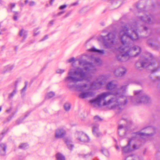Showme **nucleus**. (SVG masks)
<instances>
[{"mask_svg": "<svg viewBox=\"0 0 160 160\" xmlns=\"http://www.w3.org/2000/svg\"><path fill=\"white\" fill-rule=\"evenodd\" d=\"M137 30V25L135 23L131 26L128 24L122 27L119 34L123 45L118 49L120 53L117 56L118 61H126L130 57H136L141 52V49L138 46H134L131 48L129 46H127L128 43L126 42V41L128 39L135 41L139 38Z\"/></svg>", "mask_w": 160, "mask_h": 160, "instance_id": "f257e3e1", "label": "nucleus"}, {"mask_svg": "<svg viewBox=\"0 0 160 160\" xmlns=\"http://www.w3.org/2000/svg\"><path fill=\"white\" fill-rule=\"evenodd\" d=\"M110 95H113L114 96L119 95V93L115 92H105L101 93L98 95L97 97L94 99L90 101V102L91 103L97 105L98 106H101V102L102 101H104L103 103V106H106L112 104L110 109H111L120 110L122 109V107L125 105L127 103V100H124V102H119V99L116 98H111L108 101L105 100L106 98Z\"/></svg>", "mask_w": 160, "mask_h": 160, "instance_id": "f03ea898", "label": "nucleus"}, {"mask_svg": "<svg viewBox=\"0 0 160 160\" xmlns=\"http://www.w3.org/2000/svg\"><path fill=\"white\" fill-rule=\"evenodd\" d=\"M145 130V131H154L155 128L152 127H147L143 128L141 131L133 133L132 134V137L128 141L127 145L122 148L123 153H128L134 151L138 149L140 146L136 144H134L131 147L130 146L131 143L132 141L136 139H140L141 142H144L147 140L150 136L153 134L152 133L147 134L142 132V131Z\"/></svg>", "mask_w": 160, "mask_h": 160, "instance_id": "7ed1b4c3", "label": "nucleus"}, {"mask_svg": "<svg viewBox=\"0 0 160 160\" xmlns=\"http://www.w3.org/2000/svg\"><path fill=\"white\" fill-rule=\"evenodd\" d=\"M83 80L89 81L90 79L87 76L82 68L77 67L75 68H70L67 76L64 79V81L67 83H76Z\"/></svg>", "mask_w": 160, "mask_h": 160, "instance_id": "20e7f679", "label": "nucleus"}, {"mask_svg": "<svg viewBox=\"0 0 160 160\" xmlns=\"http://www.w3.org/2000/svg\"><path fill=\"white\" fill-rule=\"evenodd\" d=\"M126 88V86H123L120 89L118 88L116 85L114 84L112 81L109 82L107 85V89L111 90L109 92L119 93V95L114 96L115 97V98L119 99V102H123L122 99L125 96L124 94Z\"/></svg>", "mask_w": 160, "mask_h": 160, "instance_id": "39448f33", "label": "nucleus"}, {"mask_svg": "<svg viewBox=\"0 0 160 160\" xmlns=\"http://www.w3.org/2000/svg\"><path fill=\"white\" fill-rule=\"evenodd\" d=\"M134 95L136 96V98L131 97V99L132 102L135 105L140 103H147L150 100L149 98L141 91H135Z\"/></svg>", "mask_w": 160, "mask_h": 160, "instance_id": "423d86ee", "label": "nucleus"}, {"mask_svg": "<svg viewBox=\"0 0 160 160\" xmlns=\"http://www.w3.org/2000/svg\"><path fill=\"white\" fill-rule=\"evenodd\" d=\"M102 38L104 41L108 40L110 42H105L104 45L107 48H110L113 47V45L115 44V34L114 32H111L108 33L106 36H102Z\"/></svg>", "mask_w": 160, "mask_h": 160, "instance_id": "0eeeda50", "label": "nucleus"}, {"mask_svg": "<svg viewBox=\"0 0 160 160\" xmlns=\"http://www.w3.org/2000/svg\"><path fill=\"white\" fill-rule=\"evenodd\" d=\"M79 64L81 66H84V69L91 72H93L96 70L95 68L92 63L87 62L85 60H79Z\"/></svg>", "mask_w": 160, "mask_h": 160, "instance_id": "6e6552de", "label": "nucleus"}, {"mask_svg": "<svg viewBox=\"0 0 160 160\" xmlns=\"http://www.w3.org/2000/svg\"><path fill=\"white\" fill-rule=\"evenodd\" d=\"M103 77L102 76L98 78L97 80L98 82H93L90 85V88L92 89H97L100 88L101 86L104 84L105 80L103 79Z\"/></svg>", "mask_w": 160, "mask_h": 160, "instance_id": "1a4fd4ad", "label": "nucleus"}, {"mask_svg": "<svg viewBox=\"0 0 160 160\" xmlns=\"http://www.w3.org/2000/svg\"><path fill=\"white\" fill-rule=\"evenodd\" d=\"M82 137V138H79V142H88L89 141V138L85 134L81 131H77L75 134V138H78V137Z\"/></svg>", "mask_w": 160, "mask_h": 160, "instance_id": "9d476101", "label": "nucleus"}, {"mask_svg": "<svg viewBox=\"0 0 160 160\" xmlns=\"http://www.w3.org/2000/svg\"><path fill=\"white\" fill-rule=\"evenodd\" d=\"M140 21L145 23L151 24L154 22V19L151 14L146 15L144 17L141 16L139 18Z\"/></svg>", "mask_w": 160, "mask_h": 160, "instance_id": "9b49d317", "label": "nucleus"}, {"mask_svg": "<svg viewBox=\"0 0 160 160\" xmlns=\"http://www.w3.org/2000/svg\"><path fill=\"white\" fill-rule=\"evenodd\" d=\"M150 57L149 58L146 59L144 61L140 63L141 67L147 68L152 66L154 64L152 56L151 54L150 55Z\"/></svg>", "mask_w": 160, "mask_h": 160, "instance_id": "f8f14e48", "label": "nucleus"}, {"mask_svg": "<svg viewBox=\"0 0 160 160\" xmlns=\"http://www.w3.org/2000/svg\"><path fill=\"white\" fill-rule=\"evenodd\" d=\"M66 131L63 128H58L56 131L55 137L56 138H61L64 137Z\"/></svg>", "mask_w": 160, "mask_h": 160, "instance_id": "ddd939ff", "label": "nucleus"}, {"mask_svg": "<svg viewBox=\"0 0 160 160\" xmlns=\"http://www.w3.org/2000/svg\"><path fill=\"white\" fill-rule=\"evenodd\" d=\"M126 69L125 68L122 67L116 70L114 72V73L117 76H121L126 73Z\"/></svg>", "mask_w": 160, "mask_h": 160, "instance_id": "4468645a", "label": "nucleus"}, {"mask_svg": "<svg viewBox=\"0 0 160 160\" xmlns=\"http://www.w3.org/2000/svg\"><path fill=\"white\" fill-rule=\"evenodd\" d=\"M95 94V93L92 91L82 92L79 94V97L83 99L89 97H93Z\"/></svg>", "mask_w": 160, "mask_h": 160, "instance_id": "2eb2a0df", "label": "nucleus"}, {"mask_svg": "<svg viewBox=\"0 0 160 160\" xmlns=\"http://www.w3.org/2000/svg\"><path fill=\"white\" fill-rule=\"evenodd\" d=\"M92 130L93 134L96 137L100 136L101 133L99 131V125L98 124H94L92 125Z\"/></svg>", "mask_w": 160, "mask_h": 160, "instance_id": "dca6fc26", "label": "nucleus"}, {"mask_svg": "<svg viewBox=\"0 0 160 160\" xmlns=\"http://www.w3.org/2000/svg\"><path fill=\"white\" fill-rule=\"evenodd\" d=\"M7 146L5 143H1L0 144V154L4 156L6 154Z\"/></svg>", "mask_w": 160, "mask_h": 160, "instance_id": "f3484780", "label": "nucleus"}, {"mask_svg": "<svg viewBox=\"0 0 160 160\" xmlns=\"http://www.w3.org/2000/svg\"><path fill=\"white\" fill-rule=\"evenodd\" d=\"M88 58L92 61H93L95 63H97L98 65H100L102 63V61L100 58H96L93 55H91Z\"/></svg>", "mask_w": 160, "mask_h": 160, "instance_id": "a211bd4d", "label": "nucleus"}, {"mask_svg": "<svg viewBox=\"0 0 160 160\" xmlns=\"http://www.w3.org/2000/svg\"><path fill=\"white\" fill-rule=\"evenodd\" d=\"M65 142L68 148L70 150H72V149L74 148V146L72 144V142L71 140L69 139H66Z\"/></svg>", "mask_w": 160, "mask_h": 160, "instance_id": "6ab92c4d", "label": "nucleus"}, {"mask_svg": "<svg viewBox=\"0 0 160 160\" xmlns=\"http://www.w3.org/2000/svg\"><path fill=\"white\" fill-rule=\"evenodd\" d=\"M125 160H140V159L138 156L134 155L128 156Z\"/></svg>", "mask_w": 160, "mask_h": 160, "instance_id": "aec40b11", "label": "nucleus"}, {"mask_svg": "<svg viewBox=\"0 0 160 160\" xmlns=\"http://www.w3.org/2000/svg\"><path fill=\"white\" fill-rule=\"evenodd\" d=\"M88 51L93 52H97L101 54L104 53V50H99L95 48H92L88 50Z\"/></svg>", "mask_w": 160, "mask_h": 160, "instance_id": "412c9836", "label": "nucleus"}, {"mask_svg": "<svg viewBox=\"0 0 160 160\" xmlns=\"http://www.w3.org/2000/svg\"><path fill=\"white\" fill-rule=\"evenodd\" d=\"M27 34V32L23 29H22L19 31V35L20 36L23 37V41L26 38Z\"/></svg>", "mask_w": 160, "mask_h": 160, "instance_id": "4be33fe9", "label": "nucleus"}, {"mask_svg": "<svg viewBox=\"0 0 160 160\" xmlns=\"http://www.w3.org/2000/svg\"><path fill=\"white\" fill-rule=\"evenodd\" d=\"M88 85L87 84H83L82 85H78L77 86V88L80 91L83 92L84 91V89L87 87Z\"/></svg>", "mask_w": 160, "mask_h": 160, "instance_id": "5701e85b", "label": "nucleus"}, {"mask_svg": "<svg viewBox=\"0 0 160 160\" xmlns=\"http://www.w3.org/2000/svg\"><path fill=\"white\" fill-rule=\"evenodd\" d=\"M112 5L115 7V8H116L119 7L121 5V2H117L116 0H111Z\"/></svg>", "mask_w": 160, "mask_h": 160, "instance_id": "b1692460", "label": "nucleus"}, {"mask_svg": "<svg viewBox=\"0 0 160 160\" xmlns=\"http://www.w3.org/2000/svg\"><path fill=\"white\" fill-rule=\"evenodd\" d=\"M101 152L105 156L108 157L109 156V152L108 150L102 147L101 150Z\"/></svg>", "mask_w": 160, "mask_h": 160, "instance_id": "393cba45", "label": "nucleus"}, {"mask_svg": "<svg viewBox=\"0 0 160 160\" xmlns=\"http://www.w3.org/2000/svg\"><path fill=\"white\" fill-rule=\"evenodd\" d=\"M71 107V105L69 103H66L64 105V109L66 111H68L70 109Z\"/></svg>", "mask_w": 160, "mask_h": 160, "instance_id": "a878e982", "label": "nucleus"}, {"mask_svg": "<svg viewBox=\"0 0 160 160\" xmlns=\"http://www.w3.org/2000/svg\"><path fill=\"white\" fill-rule=\"evenodd\" d=\"M57 160H65V157L62 154L58 153L56 155Z\"/></svg>", "mask_w": 160, "mask_h": 160, "instance_id": "bb28decb", "label": "nucleus"}, {"mask_svg": "<svg viewBox=\"0 0 160 160\" xmlns=\"http://www.w3.org/2000/svg\"><path fill=\"white\" fill-rule=\"evenodd\" d=\"M55 95V93L52 92H50L48 93L45 96V98L46 99H49L52 98Z\"/></svg>", "mask_w": 160, "mask_h": 160, "instance_id": "cd10ccee", "label": "nucleus"}, {"mask_svg": "<svg viewBox=\"0 0 160 160\" xmlns=\"http://www.w3.org/2000/svg\"><path fill=\"white\" fill-rule=\"evenodd\" d=\"M124 128V127L122 125H120L118 126V134L122 136V135L120 133V132L123 131V133L124 134L126 133L125 132V130H122V129Z\"/></svg>", "mask_w": 160, "mask_h": 160, "instance_id": "c85d7f7f", "label": "nucleus"}, {"mask_svg": "<svg viewBox=\"0 0 160 160\" xmlns=\"http://www.w3.org/2000/svg\"><path fill=\"white\" fill-rule=\"evenodd\" d=\"M28 145L27 143H23L21 144L19 146V148L22 149H26L28 148Z\"/></svg>", "mask_w": 160, "mask_h": 160, "instance_id": "c756f323", "label": "nucleus"}, {"mask_svg": "<svg viewBox=\"0 0 160 160\" xmlns=\"http://www.w3.org/2000/svg\"><path fill=\"white\" fill-rule=\"evenodd\" d=\"M17 91V90L16 89H14L13 90L12 92L10 93L9 94V95L8 96V98H12L13 97V96L16 93Z\"/></svg>", "mask_w": 160, "mask_h": 160, "instance_id": "7c9ffc66", "label": "nucleus"}, {"mask_svg": "<svg viewBox=\"0 0 160 160\" xmlns=\"http://www.w3.org/2000/svg\"><path fill=\"white\" fill-rule=\"evenodd\" d=\"M13 68V66L12 65H8L5 67L6 70L7 71L11 70Z\"/></svg>", "mask_w": 160, "mask_h": 160, "instance_id": "2f4dec72", "label": "nucleus"}, {"mask_svg": "<svg viewBox=\"0 0 160 160\" xmlns=\"http://www.w3.org/2000/svg\"><path fill=\"white\" fill-rule=\"evenodd\" d=\"M65 71V69H58L57 70L56 72L57 73L59 74H62L64 73Z\"/></svg>", "mask_w": 160, "mask_h": 160, "instance_id": "473e14b6", "label": "nucleus"}, {"mask_svg": "<svg viewBox=\"0 0 160 160\" xmlns=\"http://www.w3.org/2000/svg\"><path fill=\"white\" fill-rule=\"evenodd\" d=\"M27 86V84L26 82H25V85L24 87L21 90V93L22 95H24V92L26 90V87Z\"/></svg>", "mask_w": 160, "mask_h": 160, "instance_id": "72a5a7b5", "label": "nucleus"}, {"mask_svg": "<svg viewBox=\"0 0 160 160\" xmlns=\"http://www.w3.org/2000/svg\"><path fill=\"white\" fill-rule=\"evenodd\" d=\"M75 61V58L73 57L72 58L67 60V62L70 63Z\"/></svg>", "mask_w": 160, "mask_h": 160, "instance_id": "f704fd0d", "label": "nucleus"}, {"mask_svg": "<svg viewBox=\"0 0 160 160\" xmlns=\"http://www.w3.org/2000/svg\"><path fill=\"white\" fill-rule=\"evenodd\" d=\"M94 119L96 121H101L102 120V119L98 116H95L94 118Z\"/></svg>", "mask_w": 160, "mask_h": 160, "instance_id": "c9c22d12", "label": "nucleus"}, {"mask_svg": "<svg viewBox=\"0 0 160 160\" xmlns=\"http://www.w3.org/2000/svg\"><path fill=\"white\" fill-rule=\"evenodd\" d=\"M38 29L37 28L34 29V36H36L38 35L39 33V32H37Z\"/></svg>", "mask_w": 160, "mask_h": 160, "instance_id": "e433bc0d", "label": "nucleus"}, {"mask_svg": "<svg viewBox=\"0 0 160 160\" xmlns=\"http://www.w3.org/2000/svg\"><path fill=\"white\" fill-rule=\"evenodd\" d=\"M18 12H16L15 13L14 15L13 16V19L15 21H16L18 19L17 16L16 15V14H18Z\"/></svg>", "mask_w": 160, "mask_h": 160, "instance_id": "4c0bfd02", "label": "nucleus"}, {"mask_svg": "<svg viewBox=\"0 0 160 160\" xmlns=\"http://www.w3.org/2000/svg\"><path fill=\"white\" fill-rule=\"evenodd\" d=\"M67 7V5H62L59 8L60 9H62L64 8H65Z\"/></svg>", "mask_w": 160, "mask_h": 160, "instance_id": "58836bf2", "label": "nucleus"}, {"mask_svg": "<svg viewBox=\"0 0 160 160\" xmlns=\"http://www.w3.org/2000/svg\"><path fill=\"white\" fill-rule=\"evenodd\" d=\"M159 69V68H155L153 70H151V73H153L157 72Z\"/></svg>", "mask_w": 160, "mask_h": 160, "instance_id": "ea45409f", "label": "nucleus"}, {"mask_svg": "<svg viewBox=\"0 0 160 160\" xmlns=\"http://www.w3.org/2000/svg\"><path fill=\"white\" fill-rule=\"evenodd\" d=\"M35 4V2L34 1H30L29 3V6H32L34 5Z\"/></svg>", "mask_w": 160, "mask_h": 160, "instance_id": "a19ab883", "label": "nucleus"}, {"mask_svg": "<svg viewBox=\"0 0 160 160\" xmlns=\"http://www.w3.org/2000/svg\"><path fill=\"white\" fill-rule=\"evenodd\" d=\"M5 134V133L3 132L0 134V141H1L2 138L4 136V135Z\"/></svg>", "mask_w": 160, "mask_h": 160, "instance_id": "79ce46f5", "label": "nucleus"}, {"mask_svg": "<svg viewBox=\"0 0 160 160\" xmlns=\"http://www.w3.org/2000/svg\"><path fill=\"white\" fill-rule=\"evenodd\" d=\"M10 8H12L15 7V4L14 3H11L10 4Z\"/></svg>", "mask_w": 160, "mask_h": 160, "instance_id": "37998d69", "label": "nucleus"}, {"mask_svg": "<svg viewBox=\"0 0 160 160\" xmlns=\"http://www.w3.org/2000/svg\"><path fill=\"white\" fill-rule=\"evenodd\" d=\"M48 38V36L47 35H46L42 39H41L40 41H43L47 39Z\"/></svg>", "mask_w": 160, "mask_h": 160, "instance_id": "c03bdc74", "label": "nucleus"}, {"mask_svg": "<svg viewBox=\"0 0 160 160\" xmlns=\"http://www.w3.org/2000/svg\"><path fill=\"white\" fill-rule=\"evenodd\" d=\"M71 12H69L67 13L64 16V18H66L68 17L70 14Z\"/></svg>", "mask_w": 160, "mask_h": 160, "instance_id": "a18cd8bd", "label": "nucleus"}, {"mask_svg": "<svg viewBox=\"0 0 160 160\" xmlns=\"http://www.w3.org/2000/svg\"><path fill=\"white\" fill-rule=\"evenodd\" d=\"M78 4V2H75L73 3H72L71 5V6H76Z\"/></svg>", "mask_w": 160, "mask_h": 160, "instance_id": "49530a36", "label": "nucleus"}, {"mask_svg": "<svg viewBox=\"0 0 160 160\" xmlns=\"http://www.w3.org/2000/svg\"><path fill=\"white\" fill-rule=\"evenodd\" d=\"M125 120L126 121V122H127V124L128 125L131 123V121L130 120Z\"/></svg>", "mask_w": 160, "mask_h": 160, "instance_id": "de8ad7c7", "label": "nucleus"}, {"mask_svg": "<svg viewBox=\"0 0 160 160\" xmlns=\"http://www.w3.org/2000/svg\"><path fill=\"white\" fill-rule=\"evenodd\" d=\"M65 12L64 11H62V12H58V16H60V15H61L63 14V13H64Z\"/></svg>", "mask_w": 160, "mask_h": 160, "instance_id": "09e8293b", "label": "nucleus"}, {"mask_svg": "<svg viewBox=\"0 0 160 160\" xmlns=\"http://www.w3.org/2000/svg\"><path fill=\"white\" fill-rule=\"evenodd\" d=\"M143 28L144 30L147 31V30H148L149 29L147 28L146 27H143Z\"/></svg>", "mask_w": 160, "mask_h": 160, "instance_id": "8fccbe9b", "label": "nucleus"}, {"mask_svg": "<svg viewBox=\"0 0 160 160\" xmlns=\"http://www.w3.org/2000/svg\"><path fill=\"white\" fill-rule=\"evenodd\" d=\"M54 0H50V4L51 5H52L53 3V2H54Z\"/></svg>", "mask_w": 160, "mask_h": 160, "instance_id": "3c124183", "label": "nucleus"}, {"mask_svg": "<svg viewBox=\"0 0 160 160\" xmlns=\"http://www.w3.org/2000/svg\"><path fill=\"white\" fill-rule=\"evenodd\" d=\"M68 87L69 88H72L73 87V85H68Z\"/></svg>", "mask_w": 160, "mask_h": 160, "instance_id": "603ef678", "label": "nucleus"}, {"mask_svg": "<svg viewBox=\"0 0 160 160\" xmlns=\"http://www.w3.org/2000/svg\"><path fill=\"white\" fill-rule=\"evenodd\" d=\"M12 110V108H10L6 110V112H10Z\"/></svg>", "mask_w": 160, "mask_h": 160, "instance_id": "864d4df0", "label": "nucleus"}, {"mask_svg": "<svg viewBox=\"0 0 160 160\" xmlns=\"http://www.w3.org/2000/svg\"><path fill=\"white\" fill-rule=\"evenodd\" d=\"M79 138H82V137H81V136H79V137H78V138H76V139L78 140L79 141Z\"/></svg>", "mask_w": 160, "mask_h": 160, "instance_id": "5fc2aeb1", "label": "nucleus"}, {"mask_svg": "<svg viewBox=\"0 0 160 160\" xmlns=\"http://www.w3.org/2000/svg\"><path fill=\"white\" fill-rule=\"evenodd\" d=\"M139 63H140V62H136V67H137V68H139V67H138L137 66V65H138V64H139Z\"/></svg>", "mask_w": 160, "mask_h": 160, "instance_id": "6e6d98bb", "label": "nucleus"}, {"mask_svg": "<svg viewBox=\"0 0 160 160\" xmlns=\"http://www.w3.org/2000/svg\"><path fill=\"white\" fill-rule=\"evenodd\" d=\"M28 2V0H25V4H27V3Z\"/></svg>", "mask_w": 160, "mask_h": 160, "instance_id": "4d7b16f0", "label": "nucleus"}, {"mask_svg": "<svg viewBox=\"0 0 160 160\" xmlns=\"http://www.w3.org/2000/svg\"><path fill=\"white\" fill-rule=\"evenodd\" d=\"M116 148L118 150H119V147L118 146H116Z\"/></svg>", "mask_w": 160, "mask_h": 160, "instance_id": "13d9d810", "label": "nucleus"}, {"mask_svg": "<svg viewBox=\"0 0 160 160\" xmlns=\"http://www.w3.org/2000/svg\"><path fill=\"white\" fill-rule=\"evenodd\" d=\"M53 22H54L53 21H51L50 22V23L51 24H53Z\"/></svg>", "mask_w": 160, "mask_h": 160, "instance_id": "bf43d9fd", "label": "nucleus"}, {"mask_svg": "<svg viewBox=\"0 0 160 160\" xmlns=\"http://www.w3.org/2000/svg\"><path fill=\"white\" fill-rule=\"evenodd\" d=\"M12 117H11V116H10V118H9H9H8V121H9L11 119V118H12Z\"/></svg>", "mask_w": 160, "mask_h": 160, "instance_id": "052dcab7", "label": "nucleus"}, {"mask_svg": "<svg viewBox=\"0 0 160 160\" xmlns=\"http://www.w3.org/2000/svg\"><path fill=\"white\" fill-rule=\"evenodd\" d=\"M6 29L5 28H3L2 30V31H5L6 30Z\"/></svg>", "mask_w": 160, "mask_h": 160, "instance_id": "680f3d73", "label": "nucleus"}, {"mask_svg": "<svg viewBox=\"0 0 160 160\" xmlns=\"http://www.w3.org/2000/svg\"><path fill=\"white\" fill-rule=\"evenodd\" d=\"M2 109V107L1 106H0V112H1V111Z\"/></svg>", "mask_w": 160, "mask_h": 160, "instance_id": "e2e57ef3", "label": "nucleus"}, {"mask_svg": "<svg viewBox=\"0 0 160 160\" xmlns=\"http://www.w3.org/2000/svg\"><path fill=\"white\" fill-rule=\"evenodd\" d=\"M3 34V33L2 32H0V35Z\"/></svg>", "mask_w": 160, "mask_h": 160, "instance_id": "0e129e2a", "label": "nucleus"}, {"mask_svg": "<svg viewBox=\"0 0 160 160\" xmlns=\"http://www.w3.org/2000/svg\"><path fill=\"white\" fill-rule=\"evenodd\" d=\"M157 79L158 80H160V78H159V77H158L157 78Z\"/></svg>", "mask_w": 160, "mask_h": 160, "instance_id": "69168bd1", "label": "nucleus"}, {"mask_svg": "<svg viewBox=\"0 0 160 160\" xmlns=\"http://www.w3.org/2000/svg\"><path fill=\"white\" fill-rule=\"evenodd\" d=\"M2 2V0H0V3H1Z\"/></svg>", "mask_w": 160, "mask_h": 160, "instance_id": "338daca9", "label": "nucleus"}, {"mask_svg": "<svg viewBox=\"0 0 160 160\" xmlns=\"http://www.w3.org/2000/svg\"><path fill=\"white\" fill-rule=\"evenodd\" d=\"M137 8L138 9V6H137Z\"/></svg>", "mask_w": 160, "mask_h": 160, "instance_id": "774afa93", "label": "nucleus"}]
</instances>
